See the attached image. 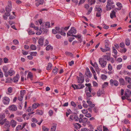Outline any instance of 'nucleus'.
I'll list each match as a JSON object with an SVG mask.
<instances>
[{
  "label": "nucleus",
  "instance_id": "9b49d317",
  "mask_svg": "<svg viewBox=\"0 0 131 131\" xmlns=\"http://www.w3.org/2000/svg\"><path fill=\"white\" fill-rule=\"evenodd\" d=\"M86 70L85 72L86 75L89 78H91L92 76V74L91 73L89 68L87 67L86 68Z\"/></svg>",
  "mask_w": 131,
  "mask_h": 131
},
{
  "label": "nucleus",
  "instance_id": "7ed1b4c3",
  "mask_svg": "<svg viewBox=\"0 0 131 131\" xmlns=\"http://www.w3.org/2000/svg\"><path fill=\"white\" fill-rule=\"evenodd\" d=\"M77 31L75 29L74 27H71L70 30L67 33V36H72L76 33Z\"/></svg>",
  "mask_w": 131,
  "mask_h": 131
},
{
  "label": "nucleus",
  "instance_id": "0eeeda50",
  "mask_svg": "<svg viewBox=\"0 0 131 131\" xmlns=\"http://www.w3.org/2000/svg\"><path fill=\"white\" fill-rule=\"evenodd\" d=\"M114 3L113 1L112 0H108L107 2V4L106 6V8L107 10H110L111 9V6Z\"/></svg>",
  "mask_w": 131,
  "mask_h": 131
},
{
  "label": "nucleus",
  "instance_id": "393cba45",
  "mask_svg": "<svg viewBox=\"0 0 131 131\" xmlns=\"http://www.w3.org/2000/svg\"><path fill=\"white\" fill-rule=\"evenodd\" d=\"M110 16L111 18H113L114 17H116V12L114 10H112L110 13Z\"/></svg>",
  "mask_w": 131,
  "mask_h": 131
},
{
  "label": "nucleus",
  "instance_id": "cd10ccee",
  "mask_svg": "<svg viewBox=\"0 0 131 131\" xmlns=\"http://www.w3.org/2000/svg\"><path fill=\"white\" fill-rule=\"evenodd\" d=\"M105 49L100 48L101 50L103 52H105L106 51H109L110 50V48L109 47H107V48H105Z\"/></svg>",
  "mask_w": 131,
  "mask_h": 131
},
{
  "label": "nucleus",
  "instance_id": "dca6fc26",
  "mask_svg": "<svg viewBox=\"0 0 131 131\" xmlns=\"http://www.w3.org/2000/svg\"><path fill=\"white\" fill-rule=\"evenodd\" d=\"M35 1L37 2L36 3V5L37 6H38L40 4H43L44 2L43 0H36Z\"/></svg>",
  "mask_w": 131,
  "mask_h": 131
},
{
  "label": "nucleus",
  "instance_id": "6ab92c4d",
  "mask_svg": "<svg viewBox=\"0 0 131 131\" xmlns=\"http://www.w3.org/2000/svg\"><path fill=\"white\" fill-rule=\"evenodd\" d=\"M44 40V38H39L38 40V43L40 45L42 46L43 45V41Z\"/></svg>",
  "mask_w": 131,
  "mask_h": 131
},
{
  "label": "nucleus",
  "instance_id": "4468645a",
  "mask_svg": "<svg viewBox=\"0 0 131 131\" xmlns=\"http://www.w3.org/2000/svg\"><path fill=\"white\" fill-rule=\"evenodd\" d=\"M125 95L127 97H129L131 95V91L129 90L126 89L125 92Z\"/></svg>",
  "mask_w": 131,
  "mask_h": 131
},
{
  "label": "nucleus",
  "instance_id": "f8f14e48",
  "mask_svg": "<svg viewBox=\"0 0 131 131\" xmlns=\"http://www.w3.org/2000/svg\"><path fill=\"white\" fill-rule=\"evenodd\" d=\"M8 108L9 110L13 111H16L17 109V107L14 105H12L9 106Z\"/></svg>",
  "mask_w": 131,
  "mask_h": 131
},
{
  "label": "nucleus",
  "instance_id": "f3484780",
  "mask_svg": "<svg viewBox=\"0 0 131 131\" xmlns=\"http://www.w3.org/2000/svg\"><path fill=\"white\" fill-rule=\"evenodd\" d=\"M77 78L78 80V82L79 83H82L84 81V77H77Z\"/></svg>",
  "mask_w": 131,
  "mask_h": 131
},
{
  "label": "nucleus",
  "instance_id": "473e14b6",
  "mask_svg": "<svg viewBox=\"0 0 131 131\" xmlns=\"http://www.w3.org/2000/svg\"><path fill=\"white\" fill-rule=\"evenodd\" d=\"M43 114V111L42 110H37L35 114H38L40 115H42Z\"/></svg>",
  "mask_w": 131,
  "mask_h": 131
},
{
  "label": "nucleus",
  "instance_id": "0e129e2a",
  "mask_svg": "<svg viewBox=\"0 0 131 131\" xmlns=\"http://www.w3.org/2000/svg\"><path fill=\"white\" fill-rule=\"evenodd\" d=\"M122 67V64L118 65L117 66V69L118 70H120Z\"/></svg>",
  "mask_w": 131,
  "mask_h": 131
},
{
  "label": "nucleus",
  "instance_id": "c9c22d12",
  "mask_svg": "<svg viewBox=\"0 0 131 131\" xmlns=\"http://www.w3.org/2000/svg\"><path fill=\"white\" fill-rule=\"evenodd\" d=\"M120 84L121 85H124L125 84L124 80L122 78L119 79Z\"/></svg>",
  "mask_w": 131,
  "mask_h": 131
},
{
  "label": "nucleus",
  "instance_id": "c03bdc74",
  "mask_svg": "<svg viewBox=\"0 0 131 131\" xmlns=\"http://www.w3.org/2000/svg\"><path fill=\"white\" fill-rule=\"evenodd\" d=\"M102 93V92L100 89H99L98 90L97 93V95L98 96H100Z\"/></svg>",
  "mask_w": 131,
  "mask_h": 131
},
{
  "label": "nucleus",
  "instance_id": "2f4dec72",
  "mask_svg": "<svg viewBox=\"0 0 131 131\" xmlns=\"http://www.w3.org/2000/svg\"><path fill=\"white\" fill-rule=\"evenodd\" d=\"M126 81L129 84H131V78L128 77H126L125 78Z\"/></svg>",
  "mask_w": 131,
  "mask_h": 131
},
{
  "label": "nucleus",
  "instance_id": "864d4df0",
  "mask_svg": "<svg viewBox=\"0 0 131 131\" xmlns=\"http://www.w3.org/2000/svg\"><path fill=\"white\" fill-rule=\"evenodd\" d=\"M31 121L32 122L35 123H36L38 122L36 119L35 118H32L31 119Z\"/></svg>",
  "mask_w": 131,
  "mask_h": 131
},
{
  "label": "nucleus",
  "instance_id": "338daca9",
  "mask_svg": "<svg viewBox=\"0 0 131 131\" xmlns=\"http://www.w3.org/2000/svg\"><path fill=\"white\" fill-rule=\"evenodd\" d=\"M71 103L72 106L74 107L76 106V104L73 101L71 102Z\"/></svg>",
  "mask_w": 131,
  "mask_h": 131
},
{
  "label": "nucleus",
  "instance_id": "f03ea898",
  "mask_svg": "<svg viewBox=\"0 0 131 131\" xmlns=\"http://www.w3.org/2000/svg\"><path fill=\"white\" fill-rule=\"evenodd\" d=\"M44 31L45 33H47L48 31V30L44 28V24H42L40 27V29L39 30V32H37L36 34L37 35H40L42 33V31Z\"/></svg>",
  "mask_w": 131,
  "mask_h": 131
},
{
  "label": "nucleus",
  "instance_id": "e2e57ef3",
  "mask_svg": "<svg viewBox=\"0 0 131 131\" xmlns=\"http://www.w3.org/2000/svg\"><path fill=\"white\" fill-rule=\"evenodd\" d=\"M108 85V83L107 82H105L104 84L102 85V88H104L106 86H107Z\"/></svg>",
  "mask_w": 131,
  "mask_h": 131
},
{
  "label": "nucleus",
  "instance_id": "774afa93",
  "mask_svg": "<svg viewBox=\"0 0 131 131\" xmlns=\"http://www.w3.org/2000/svg\"><path fill=\"white\" fill-rule=\"evenodd\" d=\"M32 75L31 73H29L27 75L28 78H29L30 79H31L32 78Z\"/></svg>",
  "mask_w": 131,
  "mask_h": 131
},
{
  "label": "nucleus",
  "instance_id": "680f3d73",
  "mask_svg": "<svg viewBox=\"0 0 131 131\" xmlns=\"http://www.w3.org/2000/svg\"><path fill=\"white\" fill-rule=\"evenodd\" d=\"M82 113L84 114H86L88 112V110H87L84 109L82 110Z\"/></svg>",
  "mask_w": 131,
  "mask_h": 131
},
{
  "label": "nucleus",
  "instance_id": "4be33fe9",
  "mask_svg": "<svg viewBox=\"0 0 131 131\" xmlns=\"http://www.w3.org/2000/svg\"><path fill=\"white\" fill-rule=\"evenodd\" d=\"M8 73L9 75L10 76H12L15 73V71L13 70L12 68H11L8 71Z\"/></svg>",
  "mask_w": 131,
  "mask_h": 131
},
{
  "label": "nucleus",
  "instance_id": "1a4fd4ad",
  "mask_svg": "<svg viewBox=\"0 0 131 131\" xmlns=\"http://www.w3.org/2000/svg\"><path fill=\"white\" fill-rule=\"evenodd\" d=\"M70 118L72 120H74L75 121H79V118L78 115L76 114L70 116Z\"/></svg>",
  "mask_w": 131,
  "mask_h": 131
},
{
  "label": "nucleus",
  "instance_id": "37998d69",
  "mask_svg": "<svg viewBox=\"0 0 131 131\" xmlns=\"http://www.w3.org/2000/svg\"><path fill=\"white\" fill-rule=\"evenodd\" d=\"M58 69L56 67L52 70V72L55 74H56L57 73Z\"/></svg>",
  "mask_w": 131,
  "mask_h": 131
},
{
  "label": "nucleus",
  "instance_id": "69168bd1",
  "mask_svg": "<svg viewBox=\"0 0 131 131\" xmlns=\"http://www.w3.org/2000/svg\"><path fill=\"white\" fill-rule=\"evenodd\" d=\"M101 78L102 79H106L107 77L105 74H103L101 75Z\"/></svg>",
  "mask_w": 131,
  "mask_h": 131
},
{
  "label": "nucleus",
  "instance_id": "4d7b16f0",
  "mask_svg": "<svg viewBox=\"0 0 131 131\" xmlns=\"http://www.w3.org/2000/svg\"><path fill=\"white\" fill-rule=\"evenodd\" d=\"M95 2V0H91L89 2V3L91 5L94 4Z\"/></svg>",
  "mask_w": 131,
  "mask_h": 131
},
{
  "label": "nucleus",
  "instance_id": "49530a36",
  "mask_svg": "<svg viewBox=\"0 0 131 131\" xmlns=\"http://www.w3.org/2000/svg\"><path fill=\"white\" fill-rule=\"evenodd\" d=\"M91 91V88H90L89 87H86L85 89V92H88V91L90 92Z\"/></svg>",
  "mask_w": 131,
  "mask_h": 131
},
{
  "label": "nucleus",
  "instance_id": "ddd939ff",
  "mask_svg": "<svg viewBox=\"0 0 131 131\" xmlns=\"http://www.w3.org/2000/svg\"><path fill=\"white\" fill-rule=\"evenodd\" d=\"M110 84L113 86L114 85L116 86H117L118 84V83L117 81L115 80H113L111 79L110 80Z\"/></svg>",
  "mask_w": 131,
  "mask_h": 131
},
{
  "label": "nucleus",
  "instance_id": "09e8293b",
  "mask_svg": "<svg viewBox=\"0 0 131 131\" xmlns=\"http://www.w3.org/2000/svg\"><path fill=\"white\" fill-rule=\"evenodd\" d=\"M42 129L43 131H48L49 130L48 128L44 126H42Z\"/></svg>",
  "mask_w": 131,
  "mask_h": 131
},
{
  "label": "nucleus",
  "instance_id": "c85d7f7f",
  "mask_svg": "<svg viewBox=\"0 0 131 131\" xmlns=\"http://www.w3.org/2000/svg\"><path fill=\"white\" fill-rule=\"evenodd\" d=\"M74 127L77 129L80 128L81 127V125L79 123H75L74 124Z\"/></svg>",
  "mask_w": 131,
  "mask_h": 131
},
{
  "label": "nucleus",
  "instance_id": "6e6d98bb",
  "mask_svg": "<svg viewBox=\"0 0 131 131\" xmlns=\"http://www.w3.org/2000/svg\"><path fill=\"white\" fill-rule=\"evenodd\" d=\"M13 42L15 45H17L19 43L18 40L16 39H14L13 40Z\"/></svg>",
  "mask_w": 131,
  "mask_h": 131
},
{
  "label": "nucleus",
  "instance_id": "3c124183",
  "mask_svg": "<svg viewBox=\"0 0 131 131\" xmlns=\"http://www.w3.org/2000/svg\"><path fill=\"white\" fill-rule=\"evenodd\" d=\"M52 47L50 45H48L46 47V50H49L50 49H52Z\"/></svg>",
  "mask_w": 131,
  "mask_h": 131
},
{
  "label": "nucleus",
  "instance_id": "e433bc0d",
  "mask_svg": "<svg viewBox=\"0 0 131 131\" xmlns=\"http://www.w3.org/2000/svg\"><path fill=\"white\" fill-rule=\"evenodd\" d=\"M9 123L10 122L9 121L6 120L4 124H5V125L6 127L7 128H9L10 127Z\"/></svg>",
  "mask_w": 131,
  "mask_h": 131
},
{
  "label": "nucleus",
  "instance_id": "aec40b11",
  "mask_svg": "<svg viewBox=\"0 0 131 131\" xmlns=\"http://www.w3.org/2000/svg\"><path fill=\"white\" fill-rule=\"evenodd\" d=\"M77 89H82L84 87V85L82 84H78L77 85H74Z\"/></svg>",
  "mask_w": 131,
  "mask_h": 131
},
{
  "label": "nucleus",
  "instance_id": "8fccbe9b",
  "mask_svg": "<svg viewBox=\"0 0 131 131\" xmlns=\"http://www.w3.org/2000/svg\"><path fill=\"white\" fill-rule=\"evenodd\" d=\"M108 69L110 71H111L112 70V67L110 64H108Z\"/></svg>",
  "mask_w": 131,
  "mask_h": 131
},
{
  "label": "nucleus",
  "instance_id": "5701e85b",
  "mask_svg": "<svg viewBox=\"0 0 131 131\" xmlns=\"http://www.w3.org/2000/svg\"><path fill=\"white\" fill-rule=\"evenodd\" d=\"M57 124H53L52 126L50 129V131H55L56 129Z\"/></svg>",
  "mask_w": 131,
  "mask_h": 131
},
{
  "label": "nucleus",
  "instance_id": "bb28decb",
  "mask_svg": "<svg viewBox=\"0 0 131 131\" xmlns=\"http://www.w3.org/2000/svg\"><path fill=\"white\" fill-rule=\"evenodd\" d=\"M116 4L117 6L118 7L116 9L118 10H121L122 7V4L118 2Z\"/></svg>",
  "mask_w": 131,
  "mask_h": 131
},
{
  "label": "nucleus",
  "instance_id": "79ce46f5",
  "mask_svg": "<svg viewBox=\"0 0 131 131\" xmlns=\"http://www.w3.org/2000/svg\"><path fill=\"white\" fill-rule=\"evenodd\" d=\"M103 57L104 58V59L105 58V59H107V60L108 61L110 60L111 59L110 57L108 56H103Z\"/></svg>",
  "mask_w": 131,
  "mask_h": 131
},
{
  "label": "nucleus",
  "instance_id": "39448f33",
  "mask_svg": "<svg viewBox=\"0 0 131 131\" xmlns=\"http://www.w3.org/2000/svg\"><path fill=\"white\" fill-rule=\"evenodd\" d=\"M5 115L3 114H0V124L2 125H3L5 123L6 120H7L6 118H5Z\"/></svg>",
  "mask_w": 131,
  "mask_h": 131
},
{
  "label": "nucleus",
  "instance_id": "20e7f679",
  "mask_svg": "<svg viewBox=\"0 0 131 131\" xmlns=\"http://www.w3.org/2000/svg\"><path fill=\"white\" fill-rule=\"evenodd\" d=\"M99 62L102 68H104L107 64L106 61H105L103 58H101L99 59Z\"/></svg>",
  "mask_w": 131,
  "mask_h": 131
},
{
  "label": "nucleus",
  "instance_id": "052dcab7",
  "mask_svg": "<svg viewBox=\"0 0 131 131\" xmlns=\"http://www.w3.org/2000/svg\"><path fill=\"white\" fill-rule=\"evenodd\" d=\"M102 26L105 29H107L109 28V26H106L105 24H104Z\"/></svg>",
  "mask_w": 131,
  "mask_h": 131
},
{
  "label": "nucleus",
  "instance_id": "a878e982",
  "mask_svg": "<svg viewBox=\"0 0 131 131\" xmlns=\"http://www.w3.org/2000/svg\"><path fill=\"white\" fill-rule=\"evenodd\" d=\"M88 120V119L86 118H84L81 119L79 120V122L80 123H85Z\"/></svg>",
  "mask_w": 131,
  "mask_h": 131
},
{
  "label": "nucleus",
  "instance_id": "ea45409f",
  "mask_svg": "<svg viewBox=\"0 0 131 131\" xmlns=\"http://www.w3.org/2000/svg\"><path fill=\"white\" fill-rule=\"evenodd\" d=\"M50 24L49 22H47L44 25V28L45 27V28L46 29V28H49L50 27Z\"/></svg>",
  "mask_w": 131,
  "mask_h": 131
},
{
  "label": "nucleus",
  "instance_id": "4c0bfd02",
  "mask_svg": "<svg viewBox=\"0 0 131 131\" xmlns=\"http://www.w3.org/2000/svg\"><path fill=\"white\" fill-rule=\"evenodd\" d=\"M125 43L126 45L127 46H129L130 44V41L128 38L126 39L125 40Z\"/></svg>",
  "mask_w": 131,
  "mask_h": 131
},
{
  "label": "nucleus",
  "instance_id": "b1692460",
  "mask_svg": "<svg viewBox=\"0 0 131 131\" xmlns=\"http://www.w3.org/2000/svg\"><path fill=\"white\" fill-rule=\"evenodd\" d=\"M10 124L12 127H14L16 125V122L14 120H12L10 122Z\"/></svg>",
  "mask_w": 131,
  "mask_h": 131
},
{
  "label": "nucleus",
  "instance_id": "603ef678",
  "mask_svg": "<svg viewBox=\"0 0 131 131\" xmlns=\"http://www.w3.org/2000/svg\"><path fill=\"white\" fill-rule=\"evenodd\" d=\"M30 54L32 56H35L37 55V52H31Z\"/></svg>",
  "mask_w": 131,
  "mask_h": 131
},
{
  "label": "nucleus",
  "instance_id": "412c9836",
  "mask_svg": "<svg viewBox=\"0 0 131 131\" xmlns=\"http://www.w3.org/2000/svg\"><path fill=\"white\" fill-rule=\"evenodd\" d=\"M91 91L90 92H85L86 95L87 96L86 99L88 100H90V97L91 96Z\"/></svg>",
  "mask_w": 131,
  "mask_h": 131
},
{
  "label": "nucleus",
  "instance_id": "f257e3e1",
  "mask_svg": "<svg viewBox=\"0 0 131 131\" xmlns=\"http://www.w3.org/2000/svg\"><path fill=\"white\" fill-rule=\"evenodd\" d=\"M12 5L10 1L8 2V5L5 7V10L6 12L5 13V15L7 16H9L10 15V12L11 11Z\"/></svg>",
  "mask_w": 131,
  "mask_h": 131
},
{
  "label": "nucleus",
  "instance_id": "7c9ffc66",
  "mask_svg": "<svg viewBox=\"0 0 131 131\" xmlns=\"http://www.w3.org/2000/svg\"><path fill=\"white\" fill-rule=\"evenodd\" d=\"M40 105V104L38 103H34L32 105V107L33 108V109H36Z\"/></svg>",
  "mask_w": 131,
  "mask_h": 131
},
{
  "label": "nucleus",
  "instance_id": "a18cd8bd",
  "mask_svg": "<svg viewBox=\"0 0 131 131\" xmlns=\"http://www.w3.org/2000/svg\"><path fill=\"white\" fill-rule=\"evenodd\" d=\"M112 50L113 52L114 53L115 55H117V50L115 49L114 47H112Z\"/></svg>",
  "mask_w": 131,
  "mask_h": 131
},
{
  "label": "nucleus",
  "instance_id": "de8ad7c7",
  "mask_svg": "<svg viewBox=\"0 0 131 131\" xmlns=\"http://www.w3.org/2000/svg\"><path fill=\"white\" fill-rule=\"evenodd\" d=\"M22 129L21 125H18L16 128V131H17L19 129L22 130Z\"/></svg>",
  "mask_w": 131,
  "mask_h": 131
},
{
  "label": "nucleus",
  "instance_id": "423d86ee",
  "mask_svg": "<svg viewBox=\"0 0 131 131\" xmlns=\"http://www.w3.org/2000/svg\"><path fill=\"white\" fill-rule=\"evenodd\" d=\"M10 102V99L7 96H4L2 98V102L5 105L9 104Z\"/></svg>",
  "mask_w": 131,
  "mask_h": 131
},
{
  "label": "nucleus",
  "instance_id": "a211bd4d",
  "mask_svg": "<svg viewBox=\"0 0 131 131\" xmlns=\"http://www.w3.org/2000/svg\"><path fill=\"white\" fill-rule=\"evenodd\" d=\"M93 66L96 69V71L97 72V73H99L100 72V71L99 70V68L98 67L97 63L96 62H95L93 64Z\"/></svg>",
  "mask_w": 131,
  "mask_h": 131
},
{
  "label": "nucleus",
  "instance_id": "bf43d9fd",
  "mask_svg": "<svg viewBox=\"0 0 131 131\" xmlns=\"http://www.w3.org/2000/svg\"><path fill=\"white\" fill-rule=\"evenodd\" d=\"M13 89L11 87H9L8 89V92L9 93H11L12 92Z\"/></svg>",
  "mask_w": 131,
  "mask_h": 131
},
{
  "label": "nucleus",
  "instance_id": "2eb2a0df",
  "mask_svg": "<svg viewBox=\"0 0 131 131\" xmlns=\"http://www.w3.org/2000/svg\"><path fill=\"white\" fill-rule=\"evenodd\" d=\"M19 77L18 74H17L16 76L13 78L12 81L14 82H16L18 81Z\"/></svg>",
  "mask_w": 131,
  "mask_h": 131
},
{
  "label": "nucleus",
  "instance_id": "6e6552de",
  "mask_svg": "<svg viewBox=\"0 0 131 131\" xmlns=\"http://www.w3.org/2000/svg\"><path fill=\"white\" fill-rule=\"evenodd\" d=\"M96 10L97 11L96 14V16L99 17L101 16V13L102 12V9L99 7L96 8Z\"/></svg>",
  "mask_w": 131,
  "mask_h": 131
},
{
  "label": "nucleus",
  "instance_id": "72a5a7b5",
  "mask_svg": "<svg viewBox=\"0 0 131 131\" xmlns=\"http://www.w3.org/2000/svg\"><path fill=\"white\" fill-rule=\"evenodd\" d=\"M109 41L108 40H106L105 41V48L109 47Z\"/></svg>",
  "mask_w": 131,
  "mask_h": 131
},
{
  "label": "nucleus",
  "instance_id": "a19ab883",
  "mask_svg": "<svg viewBox=\"0 0 131 131\" xmlns=\"http://www.w3.org/2000/svg\"><path fill=\"white\" fill-rule=\"evenodd\" d=\"M62 29H60V31H59L58 33L61 34L62 35L65 36L66 35V33L62 31Z\"/></svg>",
  "mask_w": 131,
  "mask_h": 131
},
{
  "label": "nucleus",
  "instance_id": "13d9d810",
  "mask_svg": "<svg viewBox=\"0 0 131 131\" xmlns=\"http://www.w3.org/2000/svg\"><path fill=\"white\" fill-rule=\"evenodd\" d=\"M91 115L90 113H87L85 115V116L89 118L91 116Z\"/></svg>",
  "mask_w": 131,
  "mask_h": 131
},
{
  "label": "nucleus",
  "instance_id": "f704fd0d",
  "mask_svg": "<svg viewBox=\"0 0 131 131\" xmlns=\"http://www.w3.org/2000/svg\"><path fill=\"white\" fill-rule=\"evenodd\" d=\"M20 96L21 97H23L24 96L25 94V91L24 90H21L20 91Z\"/></svg>",
  "mask_w": 131,
  "mask_h": 131
},
{
  "label": "nucleus",
  "instance_id": "c756f323",
  "mask_svg": "<svg viewBox=\"0 0 131 131\" xmlns=\"http://www.w3.org/2000/svg\"><path fill=\"white\" fill-rule=\"evenodd\" d=\"M52 66V64L50 63H48L47 66V67L46 69L48 70H51V68Z\"/></svg>",
  "mask_w": 131,
  "mask_h": 131
},
{
  "label": "nucleus",
  "instance_id": "5fc2aeb1",
  "mask_svg": "<svg viewBox=\"0 0 131 131\" xmlns=\"http://www.w3.org/2000/svg\"><path fill=\"white\" fill-rule=\"evenodd\" d=\"M65 54L67 55H70L71 56H72L73 54L72 53L70 52H69L68 51L66 52H65Z\"/></svg>",
  "mask_w": 131,
  "mask_h": 131
},
{
  "label": "nucleus",
  "instance_id": "58836bf2",
  "mask_svg": "<svg viewBox=\"0 0 131 131\" xmlns=\"http://www.w3.org/2000/svg\"><path fill=\"white\" fill-rule=\"evenodd\" d=\"M30 48L32 50H35L37 49V47L34 45H31L30 46Z\"/></svg>",
  "mask_w": 131,
  "mask_h": 131
},
{
  "label": "nucleus",
  "instance_id": "9d476101",
  "mask_svg": "<svg viewBox=\"0 0 131 131\" xmlns=\"http://www.w3.org/2000/svg\"><path fill=\"white\" fill-rule=\"evenodd\" d=\"M3 70L4 72L5 76L6 77H8V76L9 74L7 71L8 70V67L6 66H4L3 67Z\"/></svg>",
  "mask_w": 131,
  "mask_h": 131
}]
</instances>
